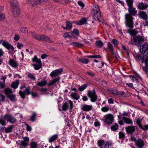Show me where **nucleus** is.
<instances>
[{
    "label": "nucleus",
    "instance_id": "obj_1",
    "mask_svg": "<svg viewBox=\"0 0 148 148\" xmlns=\"http://www.w3.org/2000/svg\"><path fill=\"white\" fill-rule=\"evenodd\" d=\"M127 32L130 35L133 36V38H131L130 39L131 40L129 42L130 44L139 46L140 45L142 42L145 41V38L144 37L139 36H135L138 33V31L130 28L127 30Z\"/></svg>",
    "mask_w": 148,
    "mask_h": 148
},
{
    "label": "nucleus",
    "instance_id": "obj_2",
    "mask_svg": "<svg viewBox=\"0 0 148 148\" xmlns=\"http://www.w3.org/2000/svg\"><path fill=\"white\" fill-rule=\"evenodd\" d=\"M128 10L130 14L125 15L126 25L130 28H132L133 27L134 23L133 17L132 15L135 16L136 14L137 11L133 7V6L129 7Z\"/></svg>",
    "mask_w": 148,
    "mask_h": 148
},
{
    "label": "nucleus",
    "instance_id": "obj_3",
    "mask_svg": "<svg viewBox=\"0 0 148 148\" xmlns=\"http://www.w3.org/2000/svg\"><path fill=\"white\" fill-rule=\"evenodd\" d=\"M11 10L13 15L16 16L20 13V10L17 2L15 0H12L11 1Z\"/></svg>",
    "mask_w": 148,
    "mask_h": 148
},
{
    "label": "nucleus",
    "instance_id": "obj_4",
    "mask_svg": "<svg viewBox=\"0 0 148 148\" xmlns=\"http://www.w3.org/2000/svg\"><path fill=\"white\" fill-rule=\"evenodd\" d=\"M93 12L92 17L95 20H98L101 17V14L99 7L95 5L93 9Z\"/></svg>",
    "mask_w": 148,
    "mask_h": 148
},
{
    "label": "nucleus",
    "instance_id": "obj_5",
    "mask_svg": "<svg viewBox=\"0 0 148 148\" xmlns=\"http://www.w3.org/2000/svg\"><path fill=\"white\" fill-rule=\"evenodd\" d=\"M98 146L100 148H109L110 146L112 145V143L110 142H105L104 140H101L97 141Z\"/></svg>",
    "mask_w": 148,
    "mask_h": 148
},
{
    "label": "nucleus",
    "instance_id": "obj_6",
    "mask_svg": "<svg viewBox=\"0 0 148 148\" xmlns=\"http://www.w3.org/2000/svg\"><path fill=\"white\" fill-rule=\"evenodd\" d=\"M36 39L39 41H45L47 42L50 43L53 42V41L52 39H51L50 38L44 35H38L37 37L36 38Z\"/></svg>",
    "mask_w": 148,
    "mask_h": 148
},
{
    "label": "nucleus",
    "instance_id": "obj_7",
    "mask_svg": "<svg viewBox=\"0 0 148 148\" xmlns=\"http://www.w3.org/2000/svg\"><path fill=\"white\" fill-rule=\"evenodd\" d=\"M87 95L92 102L95 101L97 99L96 93L94 90H93V91L91 90L89 91L88 92Z\"/></svg>",
    "mask_w": 148,
    "mask_h": 148
},
{
    "label": "nucleus",
    "instance_id": "obj_8",
    "mask_svg": "<svg viewBox=\"0 0 148 148\" xmlns=\"http://www.w3.org/2000/svg\"><path fill=\"white\" fill-rule=\"evenodd\" d=\"M140 49L142 54H145L146 56L148 55V43L145 42L142 45H140Z\"/></svg>",
    "mask_w": 148,
    "mask_h": 148
},
{
    "label": "nucleus",
    "instance_id": "obj_9",
    "mask_svg": "<svg viewBox=\"0 0 148 148\" xmlns=\"http://www.w3.org/2000/svg\"><path fill=\"white\" fill-rule=\"evenodd\" d=\"M30 87L28 86L26 88L24 92L21 90L19 91V94L20 95L23 99H25V95H29L30 94Z\"/></svg>",
    "mask_w": 148,
    "mask_h": 148
},
{
    "label": "nucleus",
    "instance_id": "obj_10",
    "mask_svg": "<svg viewBox=\"0 0 148 148\" xmlns=\"http://www.w3.org/2000/svg\"><path fill=\"white\" fill-rule=\"evenodd\" d=\"M105 118L104 122L109 124L112 123L114 119L113 115L110 114H108L105 115Z\"/></svg>",
    "mask_w": 148,
    "mask_h": 148
},
{
    "label": "nucleus",
    "instance_id": "obj_11",
    "mask_svg": "<svg viewBox=\"0 0 148 148\" xmlns=\"http://www.w3.org/2000/svg\"><path fill=\"white\" fill-rule=\"evenodd\" d=\"M144 141L141 138H139L137 140L135 145L138 148H142L145 145Z\"/></svg>",
    "mask_w": 148,
    "mask_h": 148
},
{
    "label": "nucleus",
    "instance_id": "obj_12",
    "mask_svg": "<svg viewBox=\"0 0 148 148\" xmlns=\"http://www.w3.org/2000/svg\"><path fill=\"white\" fill-rule=\"evenodd\" d=\"M4 118L8 121L12 123H14L16 121V119L15 118H13L10 115L8 114H5Z\"/></svg>",
    "mask_w": 148,
    "mask_h": 148
},
{
    "label": "nucleus",
    "instance_id": "obj_13",
    "mask_svg": "<svg viewBox=\"0 0 148 148\" xmlns=\"http://www.w3.org/2000/svg\"><path fill=\"white\" fill-rule=\"evenodd\" d=\"M8 63L10 66L14 68H17L18 66V64L17 62L13 59H10Z\"/></svg>",
    "mask_w": 148,
    "mask_h": 148
},
{
    "label": "nucleus",
    "instance_id": "obj_14",
    "mask_svg": "<svg viewBox=\"0 0 148 148\" xmlns=\"http://www.w3.org/2000/svg\"><path fill=\"white\" fill-rule=\"evenodd\" d=\"M92 105L84 104L82 106L81 110L83 111L88 112L92 109Z\"/></svg>",
    "mask_w": 148,
    "mask_h": 148
},
{
    "label": "nucleus",
    "instance_id": "obj_15",
    "mask_svg": "<svg viewBox=\"0 0 148 148\" xmlns=\"http://www.w3.org/2000/svg\"><path fill=\"white\" fill-rule=\"evenodd\" d=\"M148 7V4L145 2L139 3L138 5V8L141 10H145Z\"/></svg>",
    "mask_w": 148,
    "mask_h": 148
},
{
    "label": "nucleus",
    "instance_id": "obj_16",
    "mask_svg": "<svg viewBox=\"0 0 148 148\" xmlns=\"http://www.w3.org/2000/svg\"><path fill=\"white\" fill-rule=\"evenodd\" d=\"M126 131V132L130 134H132L136 130L135 126H128L125 128Z\"/></svg>",
    "mask_w": 148,
    "mask_h": 148
},
{
    "label": "nucleus",
    "instance_id": "obj_17",
    "mask_svg": "<svg viewBox=\"0 0 148 148\" xmlns=\"http://www.w3.org/2000/svg\"><path fill=\"white\" fill-rule=\"evenodd\" d=\"M2 45L8 50L11 49L12 51L14 50V48L13 46L8 43V42L4 41L2 44Z\"/></svg>",
    "mask_w": 148,
    "mask_h": 148
},
{
    "label": "nucleus",
    "instance_id": "obj_18",
    "mask_svg": "<svg viewBox=\"0 0 148 148\" xmlns=\"http://www.w3.org/2000/svg\"><path fill=\"white\" fill-rule=\"evenodd\" d=\"M87 21V20L85 18L83 17L80 20L76 21L75 24L78 25H83L86 23Z\"/></svg>",
    "mask_w": 148,
    "mask_h": 148
},
{
    "label": "nucleus",
    "instance_id": "obj_19",
    "mask_svg": "<svg viewBox=\"0 0 148 148\" xmlns=\"http://www.w3.org/2000/svg\"><path fill=\"white\" fill-rule=\"evenodd\" d=\"M70 95L71 98L73 99L77 100L80 97L79 95L76 92H71Z\"/></svg>",
    "mask_w": 148,
    "mask_h": 148
},
{
    "label": "nucleus",
    "instance_id": "obj_20",
    "mask_svg": "<svg viewBox=\"0 0 148 148\" xmlns=\"http://www.w3.org/2000/svg\"><path fill=\"white\" fill-rule=\"evenodd\" d=\"M122 119L123 121L126 124H131L132 123V120L131 119L125 117H123Z\"/></svg>",
    "mask_w": 148,
    "mask_h": 148
},
{
    "label": "nucleus",
    "instance_id": "obj_21",
    "mask_svg": "<svg viewBox=\"0 0 148 148\" xmlns=\"http://www.w3.org/2000/svg\"><path fill=\"white\" fill-rule=\"evenodd\" d=\"M63 36L66 38H71L75 37V36L72 34V33L70 32L65 33L63 35Z\"/></svg>",
    "mask_w": 148,
    "mask_h": 148
},
{
    "label": "nucleus",
    "instance_id": "obj_22",
    "mask_svg": "<svg viewBox=\"0 0 148 148\" xmlns=\"http://www.w3.org/2000/svg\"><path fill=\"white\" fill-rule=\"evenodd\" d=\"M70 45L73 46H75L78 47H83L84 44L79 43L78 42H72L70 43Z\"/></svg>",
    "mask_w": 148,
    "mask_h": 148
},
{
    "label": "nucleus",
    "instance_id": "obj_23",
    "mask_svg": "<svg viewBox=\"0 0 148 148\" xmlns=\"http://www.w3.org/2000/svg\"><path fill=\"white\" fill-rule=\"evenodd\" d=\"M106 50H107L112 53L114 52V49L113 45L110 42L108 43L107 47L106 49Z\"/></svg>",
    "mask_w": 148,
    "mask_h": 148
},
{
    "label": "nucleus",
    "instance_id": "obj_24",
    "mask_svg": "<svg viewBox=\"0 0 148 148\" xmlns=\"http://www.w3.org/2000/svg\"><path fill=\"white\" fill-rule=\"evenodd\" d=\"M14 127V125H12L7 127L5 128V131L6 133H10L12 132V130Z\"/></svg>",
    "mask_w": 148,
    "mask_h": 148
},
{
    "label": "nucleus",
    "instance_id": "obj_25",
    "mask_svg": "<svg viewBox=\"0 0 148 148\" xmlns=\"http://www.w3.org/2000/svg\"><path fill=\"white\" fill-rule=\"evenodd\" d=\"M5 94L7 97L12 94V91L10 88H7L4 90Z\"/></svg>",
    "mask_w": 148,
    "mask_h": 148
},
{
    "label": "nucleus",
    "instance_id": "obj_26",
    "mask_svg": "<svg viewBox=\"0 0 148 148\" xmlns=\"http://www.w3.org/2000/svg\"><path fill=\"white\" fill-rule=\"evenodd\" d=\"M19 84V81L16 80L14 82H12L11 85V86L14 88L16 89L18 88Z\"/></svg>",
    "mask_w": 148,
    "mask_h": 148
},
{
    "label": "nucleus",
    "instance_id": "obj_27",
    "mask_svg": "<svg viewBox=\"0 0 148 148\" xmlns=\"http://www.w3.org/2000/svg\"><path fill=\"white\" fill-rule=\"evenodd\" d=\"M58 137V136L57 134H54L49 138V141L50 143L56 140Z\"/></svg>",
    "mask_w": 148,
    "mask_h": 148
},
{
    "label": "nucleus",
    "instance_id": "obj_28",
    "mask_svg": "<svg viewBox=\"0 0 148 148\" xmlns=\"http://www.w3.org/2000/svg\"><path fill=\"white\" fill-rule=\"evenodd\" d=\"M60 79L59 77L56 78L53 80H51V82H49L48 85L49 86H50L53 85L55 83L58 82Z\"/></svg>",
    "mask_w": 148,
    "mask_h": 148
},
{
    "label": "nucleus",
    "instance_id": "obj_29",
    "mask_svg": "<svg viewBox=\"0 0 148 148\" xmlns=\"http://www.w3.org/2000/svg\"><path fill=\"white\" fill-rule=\"evenodd\" d=\"M140 16L143 19L145 20H147L148 18L147 14L144 12H142L140 13Z\"/></svg>",
    "mask_w": 148,
    "mask_h": 148
},
{
    "label": "nucleus",
    "instance_id": "obj_30",
    "mask_svg": "<svg viewBox=\"0 0 148 148\" xmlns=\"http://www.w3.org/2000/svg\"><path fill=\"white\" fill-rule=\"evenodd\" d=\"M47 82L45 80H42L40 82H38L37 84V85L40 86H45L47 84Z\"/></svg>",
    "mask_w": 148,
    "mask_h": 148
},
{
    "label": "nucleus",
    "instance_id": "obj_31",
    "mask_svg": "<svg viewBox=\"0 0 148 148\" xmlns=\"http://www.w3.org/2000/svg\"><path fill=\"white\" fill-rule=\"evenodd\" d=\"M8 97L12 102H14L16 101V96L15 94H12L11 95L8 96Z\"/></svg>",
    "mask_w": 148,
    "mask_h": 148
},
{
    "label": "nucleus",
    "instance_id": "obj_32",
    "mask_svg": "<svg viewBox=\"0 0 148 148\" xmlns=\"http://www.w3.org/2000/svg\"><path fill=\"white\" fill-rule=\"evenodd\" d=\"M32 61L33 62H36L37 64L42 63L40 59H38L37 57L36 56H35L34 58L32 59Z\"/></svg>",
    "mask_w": 148,
    "mask_h": 148
},
{
    "label": "nucleus",
    "instance_id": "obj_33",
    "mask_svg": "<svg viewBox=\"0 0 148 148\" xmlns=\"http://www.w3.org/2000/svg\"><path fill=\"white\" fill-rule=\"evenodd\" d=\"M78 60L79 62L84 64H87L89 62V60L88 59L84 58H79Z\"/></svg>",
    "mask_w": 148,
    "mask_h": 148
},
{
    "label": "nucleus",
    "instance_id": "obj_34",
    "mask_svg": "<svg viewBox=\"0 0 148 148\" xmlns=\"http://www.w3.org/2000/svg\"><path fill=\"white\" fill-rule=\"evenodd\" d=\"M110 109V107L108 105L106 106H105L102 107L101 109L102 111L104 112H108Z\"/></svg>",
    "mask_w": 148,
    "mask_h": 148
},
{
    "label": "nucleus",
    "instance_id": "obj_35",
    "mask_svg": "<svg viewBox=\"0 0 148 148\" xmlns=\"http://www.w3.org/2000/svg\"><path fill=\"white\" fill-rule=\"evenodd\" d=\"M126 2L128 8L133 6V0H126Z\"/></svg>",
    "mask_w": 148,
    "mask_h": 148
},
{
    "label": "nucleus",
    "instance_id": "obj_36",
    "mask_svg": "<svg viewBox=\"0 0 148 148\" xmlns=\"http://www.w3.org/2000/svg\"><path fill=\"white\" fill-rule=\"evenodd\" d=\"M66 26L68 30L71 29L72 28V24L69 21L66 22Z\"/></svg>",
    "mask_w": 148,
    "mask_h": 148
},
{
    "label": "nucleus",
    "instance_id": "obj_37",
    "mask_svg": "<svg viewBox=\"0 0 148 148\" xmlns=\"http://www.w3.org/2000/svg\"><path fill=\"white\" fill-rule=\"evenodd\" d=\"M118 128V125L117 123H115L111 127V130L113 131H116Z\"/></svg>",
    "mask_w": 148,
    "mask_h": 148
},
{
    "label": "nucleus",
    "instance_id": "obj_38",
    "mask_svg": "<svg viewBox=\"0 0 148 148\" xmlns=\"http://www.w3.org/2000/svg\"><path fill=\"white\" fill-rule=\"evenodd\" d=\"M27 76L29 78L32 80L35 81L36 80V78L34 76V74H33L29 73L27 75Z\"/></svg>",
    "mask_w": 148,
    "mask_h": 148
},
{
    "label": "nucleus",
    "instance_id": "obj_39",
    "mask_svg": "<svg viewBox=\"0 0 148 148\" xmlns=\"http://www.w3.org/2000/svg\"><path fill=\"white\" fill-rule=\"evenodd\" d=\"M33 66H34V69L36 70H38L42 66V64H33Z\"/></svg>",
    "mask_w": 148,
    "mask_h": 148
},
{
    "label": "nucleus",
    "instance_id": "obj_40",
    "mask_svg": "<svg viewBox=\"0 0 148 148\" xmlns=\"http://www.w3.org/2000/svg\"><path fill=\"white\" fill-rule=\"evenodd\" d=\"M95 44L98 47H101L103 45V43L101 40L96 41Z\"/></svg>",
    "mask_w": 148,
    "mask_h": 148
},
{
    "label": "nucleus",
    "instance_id": "obj_41",
    "mask_svg": "<svg viewBox=\"0 0 148 148\" xmlns=\"http://www.w3.org/2000/svg\"><path fill=\"white\" fill-rule=\"evenodd\" d=\"M0 124L3 126H5L6 124L5 120L2 118H0Z\"/></svg>",
    "mask_w": 148,
    "mask_h": 148
},
{
    "label": "nucleus",
    "instance_id": "obj_42",
    "mask_svg": "<svg viewBox=\"0 0 148 148\" xmlns=\"http://www.w3.org/2000/svg\"><path fill=\"white\" fill-rule=\"evenodd\" d=\"M69 107V104L67 102H65L63 104L62 109L63 110L66 111Z\"/></svg>",
    "mask_w": 148,
    "mask_h": 148
},
{
    "label": "nucleus",
    "instance_id": "obj_43",
    "mask_svg": "<svg viewBox=\"0 0 148 148\" xmlns=\"http://www.w3.org/2000/svg\"><path fill=\"white\" fill-rule=\"evenodd\" d=\"M31 148H37V143L34 141H32L30 143Z\"/></svg>",
    "mask_w": 148,
    "mask_h": 148
},
{
    "label": "nucleus",
    "instance_id": "obj_44",
    "mask_svg": "<svg viewBox=\"0 0 148 148\" xmlns=\"http://www.w3.org/2000/svg\"><path fill=\"white\" fill-rule=\"evenodd\" d=\"M36 117V112H33L32 116L30 117V120L32 122L34 121L35 120Z\"/></svg>",
    "mask_w": 148,
    "mask_h": 148
},
{
    "label": "nucleus",
    "instance_id": "obj_45",
    "mask_svg": "<svg viewBox=\"0 0 148 148\" xmlns=\"http://www.w3.org/2000/svg\"><path fill=\"white\" fill-rule=\"evenodd\" d=\"M87 86V85L86 84H84L79 87V90L80 91H82L84 90Z\"/></svg>",
    "mask_w": 148,
    "mask_h": 148
},
{
    "label": "nucleus",
    "instance_id": "obj_46",
    "mask_svg": "<svg viewBox=\"0 0 148 148\" xmlns=\"http://www.w3.org/2000/svg\"><path fill=\"white\" fill-rule=\"evenodd\" d=\"M119 138L120 139H124L125 138V136L124 134L121 132H119Z\"/></svg>",
    "mask_w": 148,
    "mask_h": 148
},
{
    "label": "nucleus",
    "instance_id": "obj_47",
    "mask_svg": "<svg viewBox=\"0 0 148 148\" xmlns=\"http://www.w3.org/2000/svg\"><path fill=\"white\" fill-rule=\"evenodd\" d=\"M5 82L0 81V88L3 89L5 87Z\"/></svg>",
    "mask_w": 148,
    "mask_h": 148
},
{
    "label": "nucleus",
    "instance_id": "obj_48",
    "mask_svg": "<svg viewBox=\"0 0 148 148\" xmlns=\"http://www.w3.org/2000/svg\"><path fill=\"white\" fill-rule=\"evenodd\" d=\"M21 145L24 147H26L28 145V143L26 141H22L21 142Z\"/></svg>",
    "mask_w": 148,
    "mask_h": 148
},
{
    "label": "nucleus",
    "instance_id": "obj_49",
    "mask_svg": "<svg viewBox=\"0 0 148 148\" xmlns=\"http://www.w3.org/2000/svg\"><path fill=\"white\" fill-rule=\"evenodd\" d=\"M69 108L70 110H72L73 107V102L71 100H70L69 101Z\"/></svg>",
    "mask_w": 148,
    "mask_h": 148
},
{
    "label": "nucleus",
    "instance_id": "obj_50",
    "mask_svg": "<svg viewBox=\"0 0 148 148\" xmlns=\"http://www.w3.org/2000/svg\"><path fill=\"white\" fill-rule=\"evenodd\" d=\"M21 32L23 33H26L28 32V30L26 28L21 27Z\"/></svg>",
    "mask_w": 148,
    "mask_h": 148
},
{
    "label": "nucleus",
    "instance_id": "obj_51",
    "mask_svg": "<svg viewBox=\"0 0 148 148\" xmlns=\"http://www.w3.org/2000/svg\"><path fill=\"white\" fill-rule=\"evenodd\" d=\"M5 99V96L2 94H0V102L4 101Z\"/></svg>",
    "mask_w": 148,
    "mask_h": 148
},
{
    "label": "nucleus",
    "instance_id": "obj_52",
    "mask_svg": "<svg viewBox=\"0 0 148 148\" xmlns=\"http://www.w3.org/2000/svg\"><path fill=\"white\" fill-rule=\"evenodd\" d=\"M88 58H100L101 56L99 55H96L94 56H88Z\"/></svg>",
    "mask_w": 148,
    "mask_h": 148
},
{
    "label": "nucleus",
    "instance_id": "obj_53",
    "mask_svg": "<svg viewBox=\"0 0 148 148\" xmlns=\"http://www.w3.org/2000/svg\"><path fill=\"white\" fill-rule=\"evenodd\" d=\"M130 78L132 79L133 82H138V79H136V77L134 76L131 75L130 76Z\"/></svg>",
    "mask_w": 148,
    "mask_h": 148
},
{
    "label": "nucleus",
    "instance_id": "obj_54",
    "mask_svg": "<svg viewBox=\"0 0 148 148\" xmlns=\"http://www.w3.org/2000/svg\"><path fill=\"white\" fill-rule=\"evenodd\" d=\"M86 73L88 75L91 77H93L95 75V73L92 71H87Z\"/></svg>",
    "mask_w": 148,
    "mask_h": 148
},
{
    "label": "nucleus",
    "instance_id": "obj_55",
    "mask_svg": "<svg viewBox=\"0 0 148 148\" xmlns=\"http://www.w3.org/2000/svg\"><path fill=\"white\" fill-rule=\"evenodd\" d=\"M71 33H72V34L73 33H74L76 35H79V32L78 30L77 29H74L72 32Z\"/></svg>",
    "mask_w": 148,
    "mask_h": 148
},
{
    "label": "nucleus",
    "instance_id": "obj_56",
    "mask_svg": "<svg viewBox=\"0 0 148 148\" xmlns=\"http://www.w3.org/2000/svg\"><path fill=\"white\" fill-rule=\"evenodd\" d=\"M130 140L131 141L134 142L135 144V143L136 142L137 140L136 139V138L133 136H131Z\"/></svg>",
    "mask_w": 148,
    "mask_h": 148
},
{
    "label": "nucleus",
    "instance_id": "obj_57",
    "mask_svg": "<svg viewBox=\"0 0 148 148\" xmlns=\"http://www.w3.org/2000/svg\"><path fill=\"white\" fill-rule=\"evenodd\" d=\"M57 75L55 70L53 71L50 74V76L51 77H54Z\"/></svg>",
    "mask_w": 148,
    "mask_h": 148
},
{
    "label": "nucleus",
    "instance_id": "obj_58",
    "mask_svg": "<svg viewBox=\"0 0 148 148\" xmlns=\"http://www.w3.org/2000/svg\"><path fill=\"white\" fill-rule=\"evenodd\" d=\"M57 75L60 74L63 71L62 69L55 70Z\"/></svg>",
    "mask_w": 148,
    "mask_h": 148
},
{
    "label": "nucleus",
    "instance_id": "obj_59",
    "mask_svg": "<svg viewBox=\"0 0 148 148\" xmlns=\"http://www.w3.org/2000/svg\"><path fill=\"white\" fill-rule=\"evenodd\" d=\"M112 42L115 47L117 46L119 44L118 41L116 39H113L112 40Z\"/></svg>",
    "mask_w": 148,
    "mask_h": 148
},
{
    "label": "nucleus",
    "instance_id": "obj_60",
    "mask_svg": "<svg viewBox=\"0 0 148 148\" xmlns=\"http://www.w3.org/2000/svg\"><path fill=\"white\" fill-rule=\"evenodd\" d=\"M136 123L138 124L139 127L142 129L143 127H142V125L141 123L140 122L139 120H138L136 121Z\"/></svg>",
    "mask_w": 148,
    "mask_h": 148
},
{
    "label": "nucleus",
    "instance_id": "obj_61",
    "mask_svg": "<svg viewBox=\"0 0 148 148\" xmlns=\"http://www.w3.org/2000/svg\"><path fill=\"white\" fill-rule=\"evenodd\" d=\"M94 125L95 127L99 126H100V124L99 121H98L97 119H96L94 123Z\"/></svg>",
    "mask_w": 148,
    "mask_h": 148
},
{
    "label": "nucleus",
    "instance_id": "obj_62",
    "mask_svg": "<svg viewBox=\"0 0 148 148\" xmlns=\"http://www.w3.org/2000/svg\"><path fill=\"white\" fill-rule=\"evenodd\" d=\"M23 45L22 43H19V42H18L17 43V47L18 48L20 49L21 48V47H23Z\"/></svg>",
    "mask_w": 148,
    "mask_h": 148
},
{
    "label": "nucleus",
    "instance_id": "obj_63",
    "mask_svg": "<svg viewBox=\"0 0 148 148\" xmlns=\"http://www.w3.org/2000/svg\"><path fill=\"white\" fill-rule=\"evenodd\" d=\"M78 4L80 6L82 7V8H83L84 6V4L81 1H78Z\"/></svg>",
    "mask_w": 148,
    "mask_h": 148
},
{
    "label": "nucleus",
    "instance_id": "obj_64",
    "mask_svg": "<svg viewBox=\"0 0 148 148\" xmlns=\"http://www.w3.org/2000/svg\"><path fill=\"white\" fill-rule=\"evenodd\" d=\"M143 69L145 71L146 73H148V67L147 66H145L143 67Z\"/></svg>",
    "mask_w": 148,
    "mask_h": 148
}]
</instances>
